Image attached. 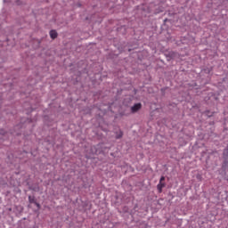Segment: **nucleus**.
<instances>
[{"instance_id": "obj_1", "label": "nucleus", "mask_w": 228, "mask_h": 228, "mask_svg": "<svg viewBox=\"0 0 228 228\" xmlns=\"http://www.w3.org/2000/svg\"><path fill=\"white\" fill-rule=\"evenodd\" d=\"M164 182H165V177H164V176H161V177H160V182H159V184L157 185L159 193H161L163 188L165 187V183H164Z\"/></svg>"}, {"instance_id": "obj_2", "label": "nucleus", "mask_w": 228, "mask_h": 228, "mask_svg": "<svg viewBox=\"0 0 228 228\" xmlns=\"http://www.w3.org/2000/svg\"><path fill=\"white\" fill-rule=\"evenodd\" d=\"M141 103H136L133 107H131V112L135 113L141 110Z\"/></svg>"}, {"instance_id": "obj_3", "label": "nucleus", "mask_w": 228, "mask_h": 228, "mask_svg": "<svg viewBox=\"0 0 228 228\" xmlns=\"http://www.w3.org/2000/svg\"><path fill=\"white\" fill-rule=\"evenodd\" d=\"M50 37L53 40L57 37V32L56 30H51L50 31Z\"/></svg>"}, {"instance_id": "obj_4", "label": "nucleus", "mask_w": 228, "mask_h": 228, "mask_svg": "<svg viewBox=\"0 0 228 228\" xmlns=\"http://www.w3.org/2000/svg\"><path fill=\"white\" fill-rule=\"evenodd\" d=\"M122 136H123V133L119 132V134L116 135V138L119 139V138H122Z\"/></svg>"}, {"instance_id": "obj_5", "label": "nucleus", "mask_w": 228, "mask_h": 228, "mask_svg": "<svg viewBox=\"0 0 228 228\" xmlns=\"http://www.w3.org/2000/svg\"><path fill=\"white\" fill-rule=\"evenodd\" d=\"M28 200H29V202H31V203L33 202V199L31 198V196L28 197Z\"/></svg>"}, {"instance_id": "obj_6", "label": "nucleus", "mask_w": 228, "mask_h": 228, "mask_svg": "<svg viewBox=\"0 0 228 228\" xmlns=\"http://www.w3.org/2000/svg\"><path fill=\"white\" fill-rule=\"evenodd\" d=\"M37 208H39V207H40L38 203H37Z\"/></svg>"}]
</instances>
